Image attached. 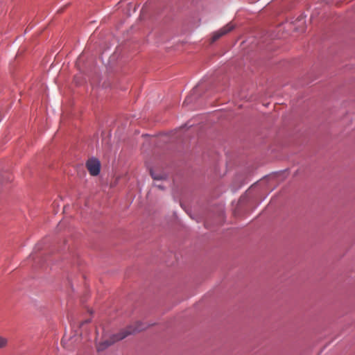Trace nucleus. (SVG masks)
Returning a JSON list of instances; mask_svg holds the SVG:
<instances>
[{
    "label": "nucleus",
    "instance_id": "obj_1",
    "mask_svg": "<svg viewBox=\"0 0 355 355\" xmlns=\"http://www.w3.org/2000/svg\"><path fill=\"white\" fill-rule=\"evenodd\" d=\"M132 333V328L131 327H129L128 328L125 329L121 330L120 332L113 334L110 336V338L105 339L101 342L98 346L97 349L98 351H103L107 348L108 347L111 346L114 343H115L117 341H119L121 340H123V338H126L128 336L130 335Z\"/></svg>",
    "mask_w": 355,
    "mask_h": 355
},
{
    "label": "nucleus",
    "instance_id": "obj_2",
    "mask_svg": "<svg viewBox=\"0 0 355 355\" xmlns=\"http://www.w3.org/2000/svg\"><path fill=\"white\" fill-rule=\"evenodd\" d=\"M86 168L91 175L96 176L101 171V163L96 158H90L86 162Z\"/></svg>",
    "mask_w": 355,
    "mask_h": 355
},
{
    "label": "nucleus",
    "instance_id": "obj_3",
    "mask_svg": "<svg viewBox=\"0 0 355 355\" xmlns=\"http://www.w3.org/2000/svg\"><path fill=\"white\" fill-rule=\"evenodd\" d=\"M235 25L232 22L227 24V25H225V26H223V28L213 33L212 37L211 38V42H215L221 37L225 35L226 34L233 31Z\"/></svg>",
    "mask_w": 355,
    "mask_h": 355
},
{
    "label": "nucleus",
    "instance_id": "obj_4",
    "mask_svg": "<svg viewBox=\"0 0 355 355\" xmlns=\"http://www.w3.org/2000/svg\"><path fill=\"white\" fill-rule=\"evenodd\" d=\"M148 325L147 324L140 322V321H137L136 322H135V327H134L135 332V331H141L143 330H145L146 329L148 328Z\"/></svg>",
    "mask_w": 355,
    "mask_h": 355
},
{
    "label": "nucleus",
    "instance_id": "obj_5",
    "mask_svg": "<svg viewBox=\"0 0 355 355\" xmlns=\"http://www.w3.org/2000/svg\"><path fill=\"white\" fill-rule=\"evenodd\" d=\"M150 174L155 181L163 180L165 179L164 175L157 174L153 171H150Z\"/></svg>",
    "mask_w": 355,
    "mask_h": 355
},
{
    "label": "nucleus",
    "instance_id": "obj_6",
    "mask_svg": "<svg viewBox=\"0 0 355 355\" xmlns=\"http://www.w3.org/2000/svg\"><path fill=\"white\" fill-rule=\"evenodd\" d=\"M7 339L0 336V349L5 347L7 345Z\"/></svg>",
    "mask_w": 355,
    "mask_h": 355
},
{
    "label": "nucleus",
    "instance_id": "obj_7",
    "mask_svg": "<svg viewBox=\"0 0 355 355\" xmlns=\"http://www.w3.org/2000/svg\"><path fill=\"white\" fill-rule=\"evenodd\" d=\"M155 187H158L159 189H163L165 186L162 184H157L156 182L155 183Z\"/></svg>",
    "mask_w": 355,
    "mask_h": 355
},
{
    "label": "nucleus",
    "instance_id": "obj_8",
    "mask_svg": "<svg viewBox=\"0 0 355 355\" xmlns=\"http://www.w3.org/2000/svg\"><path fill=\"white\" fill-rule=\"evenodd\" d=\"M67 338L66 336H64L62 340V343L63 344L64 346H65V345L67 344L66 342H67Z\"/></svg>",
    "mask_w": 355,
    "mask_h": 355
},
{
    "label": "nucleus",
    "instance_id": "obj_9",
    "mask_svg": "<svg viewBox=\"0 0 355 355\" xmlns=\"http://www.w3.org/2000/svg\"><path fill=\"white\" fill-rule=\"evenodd\" d=\"M69 339L71 340V342H73V338L72 337L69 338Z\"/></svg>",
    "mask_w": 355,
    "mask_h": 355
}]
</instances>
